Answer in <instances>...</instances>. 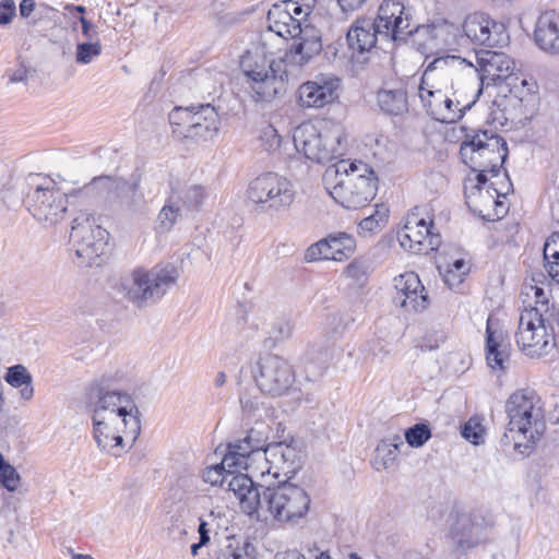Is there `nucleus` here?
I'll return each mask as SVG.
<instances>
[{"mask_svg": "<svg viewBox=\"0 0 559 559\" xmlns=\"http://www.w3.org/2000/svg\"><path fill=\"white\" fill-rule=\"evenodd\" d=\"M257 464L252 467V473L267 474L275 478L284 475L289 478L299 467V453L285 442H273L266 447L265 454Z\"/></svg>", "mask_w": 559, "mask_h": 559, "instance_id": "20", "label": "nucleus"}, {"mask_svg": "<svg viewBox=\"0 0 559 559\" xmlns=\"http://www.w3.org/2000/svg\"><path fill=\"white\" fill-rule=\"evenodd\" d=\"M0 483L9 491H14L20 485V475L13 466L8 464L0 453Z\"/></svg>", "mask_w": 559, "mask_h": 559, "instance_id": "47", "label": "nucleus"}, {"mask_svg": "<svg viewBox=\"0 0 559 559\" xmlns=\"http://www.w3.org/2000/svg\"><path fill=\"white\" fill-rule=\"evenodd\" d=\"M403 445L402 437L397 433L381 440L374 450L376 469L380 471L392 467Z\"/></svg>", "mask_w": 559, "mask_h": 559, "instance_id": "37", "label": "nucleus"}, {"mask_svg": "<svg viewBox=\"0 0 559 559\" xmlns=\"http://www.w3.org/2000/svg\"><path fill=\"white\" fill-rule=\"evenodd\" d=\"M546 269L549 276L559 284V260L546 263Z\"/></svg>", "mask_w": 559, "mask_h": 559, "instance_id": "58", "label": "nucleus"}, {"mask_svg": "<svg viewBox=\"0 0 559 559\" xmlns=\"http://www.w3.org/2000/svg\"><path fill=\"white\" fill-rule=\"evenodd\" d=\"M257 549L248 540L229 539V544L219 550L217 559H255Z\"/></svg>", "mask_w": 559, "mask_h": 559, "instance_id": "41", "label": "nucleus"}, {"mask_svg": "<svg viewBox=\"0 0 559 559\" xmlns=\"http://www.w3.org/2000/svg\"><path fill=\"white\" fill-rule=\"evenodd\" d=\"M292 331L293 329L288 321H278L272 328L271 338L274 342H282L292 335Z\"/></svg>", "mask_w": 559, "mask_h": 559, "instance_id": "53", "label": "nucleus"}, {"mask_svg": "<svg viewBox=\"0 0 559 559\" xmlns=\"http://www.w3.org/2000/svg\"><path fill=\"white\" fill-rule=\"evenodd\" d=\"M173 133L193 141L212 140L219 130V116L214 106L202 104L190 107H175L169 114Z\"/></svg>", "mask_w": 559, "mask_h": 559, "instance_id": "11", "label": "nucleus"}, {"mask_svg": "<svg viewBox=\"0 0 559 559\" xmlns=\"http://www.w3.org/2000/svg\"><path fill=\"white\" fill-rule=\"evenodd\" d=\"M549 421L552 425L559 426V404H556L554 409L549 413Z\"/></svg>", "mask_w": 559, "mask_h": 559, "instance_id": "63", "label": "nucleus"}, {"mask_svg": "<svg viewBox=\"0 0 559 559\" xmlns=\"http://www.w3.org/2000/svg\"><path fill=\"white\" fill-rule=\"evenodd\" d=\"M266 487L255 484L246 474H234L228 480V490L239 500L240 508L248 515L261 518L262 496Z\"/></svg>", "mask_w": 559, "mask_h": 559, "instance_id": "26", "label": "nucleus"}, {"mask_svg": "<svg viewBox=\"0 0 559 559\" xmlns=\"http://www.w3.org/2000/svg\"><path fill=\"white\" fill-rule=\"evenodd\" d=\"M283 58H269L262 49L247 51L240 60L247 92L255 102H270L285 91L287 66L304 67L322 50L321 33L312 25L301 26Z\"/></svg>", "mask_w": 559, "mask_h": 559, "instance_id": "2", "label": "nucleus"}, {"mask_svg": "<svg viewBox=\"0 0 559 559\" xmlns=\"http://www.w3.org/2000/svg\"><path fill=\"white\" fill-rule=\"evenodd\" d=\"M531 289L534 292L536 305H542V306L547 305L548 300H547L546 294L544 293L543 288L537 287V286H532Z\"/></svg>", "mask_w": 559, "mask_h": 559, "instance_id": "60", "label": "nucleus"}, {"mask_svg": "<svg viewBox=\"0 0 559 559\" xmlns=\"http://www.w3.org/2000/svg\"><path fill=\"white\" fill-rule=\"evenodd\" d=\"M465 59L457 56L436 58L425 70L418 97L426 114L441 123L457 122L477 102L481 88L475 78H464L459 68Z\"/></svg>", "mask_w": 559, "mask_h": 559, "instance_id": "1", "label": "nucleus"}, {"mask_svg": "<svg viewBox=\"0 0 559 559\" xmlns=\"http://www.w3.org/2000/svg\"><path fill=\"white\" fill-rule=\"evenodd\" d=\"M372 20L376 22L380 38L385 41H395L413 33L409 28V14L402 0H383L377 17Z\"/></svg>", "mask_w": 559, "mask_h": 559, "instance_id": "21", "label": "nucleus"}, {"mask_svg": "<svg viewBox=\"0 0 559 559\" xmlns=\"http://www.w3.org/2000/svg\"><path fill=\"white\" fill-rule=\"evenodd\" d=\"M269 432L270 428L265 423H257L242 439L228 443L226 448L230 453H235L238 459H241L238 453L242 455L243 457L239 463L245 469L251 471L254 464L265 454V449L270 444L267 443Z\"/></svg>", "mask_w": 559, "mask_h": 559, "instance_id": "23", "label": "nucleus"}, {"mask_svg": "<svg viewBox=\"0 0 559 559\" xmlns=\"http://www.w3.org/2000/svg\"><path fill=\"white\" fill-rule=\"evenodd\" d=\"M404 436L409 447L420 448L431 438V430L427 424L418 423L406 429Z\"/></svg>", "mask_w": 559, "mask_h": 559, "instance_id": "44", "label": "nucleus"}, {"mask_svg": "<svg viewBox=\"0 0 559 559\" xmlns=\"http://www.w3.org/2000/svg\"><path fill=\"white\" fill-rule=\"evenodd\" d=\"M495 320L489 317L486 325V360L493 370H504L510 362V344L503 331L495 329Z\"/></svg>", "mask_w": 559, "mask_h": 559, "instance_id": "30", "label": "nucleus"}, {"mask_svg": "<svg viewBox=\"0 0 559 559\" xmlns=\"http://www.w3.org/2000/svg\"><path fill=\"white\" fill-rule=\"evenodd\" d=\"M355 248L356 241L353 236L346 233L330 234L311 245L306 250L305 259L308 262L318 260L343 261L354 253Z\"/></svg>", "mask_w": 559, "mask_h": 559, "instance_id": "25", "label": "nucleus"}, {"mask_svg": "<svg viewBox=\"0 0 559 559\" xmlns=\"http://www.w3.org/2000/svg\"><path fill=\"white\" fill-rule=\"evenodd\" d=\"M386 211L380 213V211H376L374 214H371L359 223V228L366 231H373L378 227H380L381 224H384L386 222Z\"/></svg>", "mask_w": 559, "mask_h": 559, "instance_id": "51", "label": "nucleus"}, {"mask_svg": "<svg viewBox=\"0 0 559 559\" xmlns=\"http://www.w3.org/2000/svg\"><path fill=\"white\" fill-rule=\"evenodd\" d=\"M508 433L504 438L514 441V449L531 448L546 429L544 404L533 390H518L506 402Z\"/></svg>", "mask_w": 559, "mask_h": 559, "instance_id": "3", "label": "nucleus"}, {"mask_svg": "<svg viewBox=\"0 0 559 559\" xmlns=\"http://www.w3.org/2000/svg\"><path fill=\"white\" fill-rule=\"evenodd\" d=\"M450 534L455 547L454 551L461 554L477 546L486 537L484 525L475 522L466 513L457 515L456 521L451 526Z\"/></svg>", "mask_w": 559, "mask_h": 559, "instance_id": "29", "label": "nucleus"}, {"mask_svg": "<svg viewBox=\"0 0 559 559\" xmlns=\"http://www.w3.org/2000/svg\"><path fill=\"white\" fill-rule=\"evenodd\" d=\"M393 302L411 312H421L429 306V298L418 275L406 272L394 277Z\"/></svg>", "mask_w": 559, "mask_h": 559, "instance_id": "24", "label": "nucleus"}, {"mask_svg": "<svg viewBox=\"0 0 559 559\" xmlns=\"http://www.w3.org/2000/svg\"><path fill=\"white\" fill-rule=\"evenodd\" d=\"M379 38L380 33L371 17H358L346 33L348 48L353 55L371 51Z\"/></svg>", "mask_w": 559, "mask_h": 559, "instance_id": "31", "label": "nucleus"}, {"mask_svg": "<svg viewBox=\"0 0 559 559\" xmlns=\"http://www.w3.org/2000/svg\"><path fill=\"white\" fill-rule=\"evenodd\" d=\"M206 193L201 186L189 187L182 195V202L189 210H198L204 202Z\"/></svg>", "mask_w": 559, "mask_h": 559, "instance_id": "49", "label": "nucleus"}, {"mask_svg": "<svg viewBox=\"0 0 559 559\" xmlns=\"http://www.w3.org/2000/svg\"><path fill=\"white\" fill-rule=\"evenodd\" d=\"M4 380L13 388L21 389L20 396L29 401L34 396L33 378L25 366L15 365L7 369Z\"/></svg>", "mask_w": 559, "mask_h": 559, "instance_id": "39", "label": "nucleus"}, {"mask_svg": "<svg viewBox=\"0 0 559 559\" xmlns=\"http://www.w3.org/2000/svg\"><path fill=\"white\" fill-rule=\"evenodd\" d=\"M246 195L263 212H280L294 203L296 190L286 177L267 171L249 182Z\"/></svg>", "mask_w": 559, "mask_h": 559, "instance_id": "12", "label": "nucleus"}, {"mask_svg": "<svg viewBox=\"0 0 559 559\" xmlns=\"http://www.w3.org/2000/svg\"><path fill=\"white\" fill-rule=\"evenodd\" d=\"M335 357L332 346L313 345L305 356V372L310 381L321 378Z\"/></svg>", "mask_w": 559, "mask_h": 559, "instance_id": "34", "label": "nucleus"}, {"mask_svg": "<svg viewBox=\"0 0 559 559\" xmlns=\"http://www.w3.org/2000/svg\"><path fill=\"white\" fill-rule=\"evenodd\" d=\"M64 193L51 179H43L27 193L26 203L33 217L45 226H55L60 223L68 210L69 200L80 199L79 195Z\"/></svg>", "mask_w": 559, "mask_h": 559, "instance_id": "13", "label": "nucleus"}, {"mask_svg": "<svg viewBox=\"0 0 559 559\" xmlns=\"http://www.w3.org/2000/svg\"><path fill=\"white\" fill-rule=\"evenodd\" d=\"M181 216V210L177 206L171 199L167 201V203L162 207L158 216L157 223L160 231H169L178 218Z\"/></svg>", "mask_w": 559, "mask_h": 559, "instance_id": "43", "label": "nucleus"}, {"mask_svg": "<svg viewBox=\"0 0 559 559\" xmlns=\"http://www.w3.org/2000/svg\"><path fill=\"white\" fill-rule=\"evenodd\" d=\"M94 438L97 445L105 452L119 456L123 450V436L126 429L123 424L106 419H93Z\"/></svg>", "mask_w": 559, "mask_h": 559, "instance_id": "32", "label": "nucleus"}, {"mask_svg": "<svg viewBox=\"0 0 559 559\" xmlns=\"http://www.w3.org/2000/svg\"><path fill=\"white\" fill-rule=\"evenodd\" d=\"M139 179H134L130 182L122 178L99 176L93 178V180L83 188L74 190L72 195H79L80 199H85L95 190L115 192L117 195H122L124 192L134 194L139 190Z\"/></svg>", "mask_w": 559, "mask_h": 559, "instance_id": "33", "label": "nucleus"}, {"mask_svg": "<svg viewBox=\"0 0 559 559\" xmlns=\"http://www.w3.org/2000/svg\"><path fill=\"white\" fill-rule=\"evenodd\" d=\"M377 105L385 115L401 116L408 111L407 93L404 88H381L377 93Z\"/></svg>", "mask_w": 559, "mask_h": 559, "instance_id": "36", "label": "nucleus"}, {"mask_svg": "<svg viewBox=\"0 0 559 559\" xmlns=\"http://www.w3.org/2000/svg\"><path fill=\"white\" fill-rule=\"evenodd\" d=\"M259 141L266 152H275L281 146L282 136L272 124H265L260 130Z\"/></svg>", "mask_w": 559, "mask_h": 559, "instance_id": "46", "label": "nucleus"}, {"mask_svg": "<svg viewBox=\"0 0 559 559\" xmlns=\"http://www.w3.org/2000/svg\"><path fill=\"white\" fill-rule=\"evenodd\" d=\"M201 544H207L210 542V531L207 530V523L201 521L198 528Z\"/></svg>", "mask_w": 559, "mask_h": 559, "instance_id": "62", "label": "nucleus"}, {"mask_svg": "<svg viewBox=\"0 0 559 559\" xmlns=\"http://www.w3.org/2000/svg\"><path fill=\"white\" fill-rule=\"evenodd\" d=\"M88 395L93 404V419L123 424L126 437L135 441L141 431V423L139 409L131 395L120 391L106 390L102 383L91 385Z\"/></svg>", "mask_w": 559, "mask_h": 559, "instance_id": "8", "label": "nucleus"}, {"mask_svg": "<svg viewBox=\"0 0 559 559\" xmlns=\"http://www.w3.org/2000/svg\"><path fill=\"white\" fill-rule=\"evenodd\" d=\"M238 456L243 457L239 453ZM241 460L242 459L236 457L235 453H230L226 448L221 463L207 466L203 471V480L212 486L223 485L228 476H233L237 471L243 468L239 463Z\"/></svg>", "mask_w": 559, "mask_h": 559, "instance_id": "35", "label": "nucleus"}, {"mask_svg": "<svg viewBox=\"0 0 559 559\" xmlns=\"http://www.w3.org/2000/svg\"><path fill=\"white\" fill-rule=\"evenodd\" d=\"M310 502V496L305 488L290 481H282L264 489L261 516L267 519L270 515L281 523H293L307 515Z\"/></svg>", "mask_w": 559, "mask_h": 559, "instance_id": "9", "label": "nucleus"}, {"mask_svg": "<svg viewBox=\"0 0 559 559\" xmlns=\"http://www.w3.org/2000/svg\"><path fill=\"white\" fill-rule=\"evenodd\" d=\"M544 259L546 263L559 260V233H552L544 245Z\"/></svg>", "mask_w": 559, "mask_h": 559, "instance_id": "50", "label": "nucleus"}, {"mask_svg": "<svg viewBox=\"0 0 559 559\" xmlns=\"http://www.w3.org/2000/svg\"><path fill=\"white\" fill-rule=\"evenodd\" d=\"M466 205L478 216L495 221L506 213L504 203L499 200V193L492 183H488L485 174H477L464 182Z\"/></svg>", "mask_w": 559, "mask_h": 559, "instance_id": "15", "label": "nucleus"}, {"mask_svg": "<svg viewBox=\"0 0 559 559\" xmlns=\"http://www.w3.org/2000/svg\"><path fill=\"white\" fill-rule=\"evenodd\" d=\"M435 22L417 26L414 32V43L417 49L425 55L439 51V44L435 38Z\"/></svg>", "mask_w": 559, "mask_h": 559, "instance_id": "42", "label": "nucleus"}, {"mask_svg": "<svg viewBox=\"0 0 559 559\" xmlns=\"http://www.w3.org/2000/svg\"><path fill=\"white\" fill-rule=\"evenodd\" d=\"M462 436L474 444L484 442V427L477 417L469 418L462 429Z\"/></svg>", "mask_w": 559, "mask_h": 559, "instance_id": "48", "label": "nucleus"}, {"mask_svg": "<svg viewBox=\"0 0 559 559\" xmlns=\"http://www.w3.org/2000/svg\"><path fill=\"white\" fill-rule=\"evenodd\" d=\"M26 76H27V71L25 68H19L17 70H15L11 75H10V79L9 81L11 83H19V82H24L26 80Z\"/></svg>", "mask_w": 559, "mask_h": 559, "instance_id": "61", "label": "nucleus"}, {"mask_svg": "<svg viewBox=\"0 0 559 559\" xmlns=\"http://www.w3.org/2000/svg\"><path fill=\"white\" fill-rule=\"evenodd\" d=\"M108 231L104 229L94 215L81 213L71 226L70 240L76 246V255L92 263L105 253Z\"/></svg>", "mask_w": 559, "mask_h": 559, "instance_id": "14", "label": "nucleus"}, {"mask_svg": "<svg viewBox=\"0 0 559 559\" xmlns=\"http://www.w3.org/2000/svg\"><path fill=\"white\" fill-rule=\"evenodd\" d=\"M460 156L472 171L497 176L508 157L506 140L489 130H474L461 143Z\"/></svg>", "mask_w": 559, "mask_h": 559, "instance_id": "6", "label": "nucleus"}, {"mask_svg": "<svg viewBox=\"0 0 559 559\" xmlns=\"http://www.w3.org/2000/svg\"><path fill=\"white\" fill-rule=\"evenodd\" d=\"M346 273L349 277L360 281L367 274V266L364 262L355 260L347 265Z\"/></svg>", "mask_w": 559, "mask_h": 559, "instance_id": "55", "label": "nucleus"}, {"mask_svg": "<svg viewBox=\"0 0 559 559\" xmlns=\"http://www.w3.org/2000/svg\"><path fill=\"white\" fill-rule=\"evenodd\" d=\"M514 337L519 349L532 359L546 357L556 347L554 328L546 324L537 307L522 310Z\"/></svg>", "mask_w": 559, "mask_h": 559, "instance_id": "10", "label": "nucleus"}, {"mask_svg": "<svg viewBox=\"0 0 559 559\" xmlns=\"http://www.w3.org/2000/svg\"><path fill=\"white\" fill-rule=\"evenodd\" d=\"M36 3L34 0H22L20 3V15L23 19H27L34 12Z\"/></svg>", "mask_w": 559, "mask_h": 559, "instance_id": "57", "label": "nucleus"}, {"mask_svg": "<svg viewBox=\"0 0 559 559\" xmlns=\"http://www.w3.org/2000/svg\"><path fill=\"white\" fill-rule=\"evenodd\" d=\"M16 15V5L14 0L0 1V24L8 25Z\"/></svg>", "mask_w": 559, "mask_h": 559, "instance_id": "52", "label": "nucleus"}, {"mask_svg": "<svg viewBox=\"0 0 559 559\" xmlns=\"http://www.w3.org/2000/svg\"><path fill=\"white\" fill-rule=\"evenodd\" d=\"M225 382H226V374H225V372L219 371L215 378V385L222 386L223 384H225Z\"/></svg>", "mask_w": 559, "mask_h": 559, "instance_id": "64", "label": "nucleus"}, {"mask_svg": "<svg viewBox=\"0 0 559 559\" xmlns=\"http://www.w3.org/2000/svg\"><path fill=\"white\" fill-rule=\"evenodd\" d=\"M298 3L293 0H284L274 3L267 12V27L271 32L283 38H295L301 32V23L293 15Z\"/></svg>", "mask_w": 559, "mask_h": 559, "instance_id": "27", "label": "nucleus"}, {"mask_svg": "<svg viewBox=\"0 0 559 559\" xmlns=\"http://www.w3.org/2000/svg\"><path fill=\"white\" fill-rule=\"evenodd\" d=\"M462 32L464 43L468 40L476 45L501 47L509 41L504 24L485 13L468 14L462 23Z\"/></svg>", "mask_w": 559, "mask_h": 559, "instance_id": "19", "label": "nucleus"}, {"mask_svg": "<svg viewBox=\"0 0 559 559\" xmlns=\"http://www.w3.org/2000/svg\"><path fill=\"white\" fill-rule=\"evenodd\" d=\"M254 376L259 389L270 395L280 396L289 391L295 382L293 366L283 357L266 355L259 361Z\"/></svg>", "mask_w": 559, "mask_h": 559, "instance_id": "18", "label": "nucleus"}, {"mask_svg": "<svg viewBox=\"0 0 559 559\" xmlns=\"http://www.w3.org/2000/svg\"><path fill=\"white\" fill-rule=\"evenodd\" d=\"M293 141L308 159L324 164L343 155L345 134L340 124L331 121L304 122L295 129Z\"/></svg>", "mask_w": 559, "mask_h": 559, "instance_id": "5", "label": "nucleus"}, {"mask_svg": "<svg viewBox=\"0 0 559 559\" xmlns=\"http://www.w3.org/2000/svg\"><path fill=\"white\" fill-rule=\"evenodd\" d=\"M433 222H427L417 213H409L403 227L397 231L400 245L415 254H427L441 245V236L433 230Z\"/></svg>", "mask_w": 559, "mask_h": 559, "instance_id": "17", "label": "nucleus"}, {"mask_svg": "<svg viewBox=\"0 0 559 559\" xmlns=\"http://www.w3.org/2000/svg\"><path fill=\"white\" fill-rule=\"evenodd\" d=\"M367 0H336L337 5L343 12H354L359 10Z\"/></svg>", "mask_w": 559, "mask_h": 559, "instance_id": "56", "label": "nucleus"}, {"mask_svg": "<svg viewBox=\"0 0 559 559\" xmlns=\"http://www.w3.org/2000/svg\"><path fill=\"white\" fill-rule=\"evenodd\" d=\"M79 21L82 26V35L84 36L85 41L100 40L98 37L97 27L92 22L86 20L84 16H81Z\"/></svg>", "mask_w": 559, "mask_h": 559, "instance_id": "54", "label": "nucleus"}, {"mask_svg": "<svg viewBox=\"0 0 559 559\" xmlns=\"http://www.w3.org/2000/svg\"><path fill=\"white\" fill-rule=\"evenodd\" d=\"M179 272L173 264L156 265L151 270L136 269L121 283L124 297L138 308H146L159 301L174 286Z\"/></svg>", "mask_w": 559, "mask_h": 559, "instance_id": "7", "label": "nucleus"}, {"mask_svg": "<svg viewBox=\"0 0 559 559\" xmlns=\"http://www.w3.org/2000/svg\"><path fill=\"white\" fill-rule=\"evenodd\" d=\"M340 86L338 78L332 74H319L298 87V104L302 108H323L338 98Z\"/></svg>", "mask_w": 559, "mask_h": 559, "instance_id": "22", "label": "nucleus"}, {"mask_svg": "<svg viewBox=\"0 0 559 559\" xmlns=\"http://www.w3.org/2000/svg\"><path fill=\"white\" fill-rule=\"evenodd\" d=\"M476 62L477 68L472 63L465 62L463 64L469 72L464 78H475L477 80V87L481 90L484 85H497L511 78L515 68L514 60L507 53L493 50L476 52Z\"/></svg>", "mask_w": 559, "mask_h": 559, "instance_id": "16", "label": "nucleus"}, {"mask_svg": "<svg viewBox=\"0 0 559 559\" xmlns=\"http://www.w3.org/2000/svg\"><path fill=\"white\" fill-rule=\"evenodd\" d=\"M275 559H306V557L300 551L294 549L278 552Z\"/></svg>", "mask_w": 559, "mask_h": 559, "instance_id": "59", "label": "nucleus"}, {"mask_svg": "<svg viewBox=\"0 0 559 559\" xmlns=\"http://www.w3.org/2000/svg\"><path fill=\"white\" fill-rule=\"evenodd\" d=\"M534 41L547 55L559 56V11L542 12L535 23Z\"/></svg>", "mask_w": 559, "mask_h": 559, "instance_id": "28", "label": "nucleus"}, {"mask_svg": "<svg viewBox=\"0 0 559 559\" xmlns=\"http://www.w3.org/2000/svg\"><path fill=\"white\" fill-rule=\"evenodd\" d=\"M102 49L100 40L78 43L75 61L81 64H88L100 56Z\"/></svg>", "mask_w": 559, "mask_h": 559, "instance_id": "45", "label": "nucleus"}, {"mask_svg": "<svg viewBox=\"0 0 559 559\" xmlns=\"http://www.w3.org/2000/svg\"><path fill=\"white\" fill-rule=\"evenodd\" d=\"M336 174H344L329 191L332 199L347 210H358L368 205L376 197L378 178L373 169L361 160H342L336 165Z\"/></svg>", "mask_w": 559, "mask_h": 559, "instance_id": "4", "label": "nucleus"}, {"mask_svg": "<svg viewBox=\"0 0 559 559\" xmlns=\"http://www.w3.org/2000/svg\"><path fill=\"white\" fill-rule=\"evenodd\" d=\"M443 281L449 288H454L462 284L464 277L469 273V263L463 258L455 259L453 262H449L445 266L438 267Z\"/></svg>", "mask_w": 559, "mask_h": 559, "instance_id": "40", "label": "nucleus"}, {"mask_svg": "<svg viewBox=\"0 0 559 559\" xmlns=\"http://www.w3.org/2000/svg\"><path fill=\"white\" fill-rule=\"evenodd\" d=\"M433 32L439 50L452 49L464 44L462 25L459 26L445 20L436 21Z\"/></svg>", "mask_w": 559, "mask_h": 559, "instance_id": "38", "label": "nucleus"}]
</instances>
